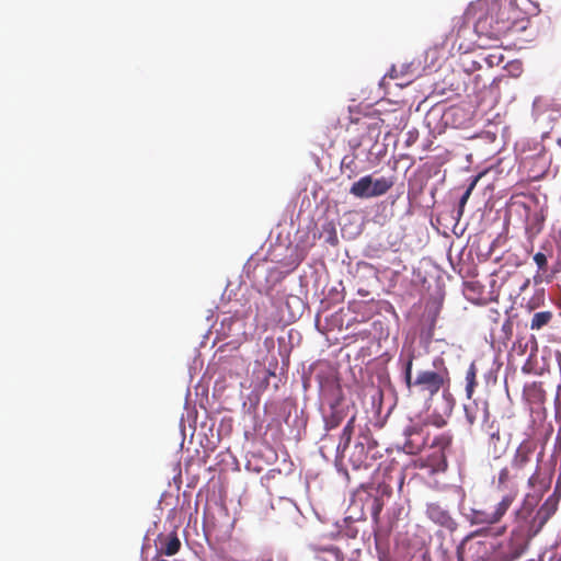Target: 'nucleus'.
I'll return each mask as SVG.
<instances>
[{"label":"nucleus","mask_w":561,"mask_h":561,"mask_svg":"<svg viewBox=\"0 0 561 561\" xmlns=\"http://www.w3.org/2000/svg\"><path fill=\"white\" fill-rule=\"evenodd\" d=\"M479 410V407L476 401H473L471 404L465 405V414L466 420L469 423V425H473L477 421V412Z\"/></svg>","instance_id":"nucleus-22"},{"label":"nucleus","mask_w":561,"mask_h":561,"mask_svg":"<svg viewBox=\"0 0 561 561\" xmlns=\"http://www.w3.org/2000/svg\"><path fill=\"white\" fill-rule=\"evenodd\" d=\"M426 513L430 519L445 527L446 529L454 530L456 528V522L454 520V518L447 511L442 508L439 505H428Z\"/></svg>","instance_id":"nucleus-9"},{"label":"nucleus","mask_w":561,"mask_h":561,"mask_svg":"<svg viewBox=\"0 0 561 561\" xmlns=\"http://www.w3.org/2000/svg\"><path fill=\"white\" fill-rule=\"evenodd\" d=\"M500 443H501L500 432L496 431V432L491 433L490 437H489V442H488V448H489V453L494 458H499L504 450L503 445L499 446Z\"/></svg>","instance_id":"nucleus-19"},{"label":"nucleus","mask_w":561,"mask_h":561,"mask_svg":"<svg viewBox=\"0 0 561 561\" xmlns=\"http://www.w3.org/2000/svg\"><path fill=\"white\" fill-rule=\"evenodd\" d=\"M479 180V176H474L471 181V183L469 184V186L467 187V190L465 191V193L462 194L460 201H459V208H458V217L460 218L463 214V208L473 191V188L476 187L477 185V182Z\"/></svg>","instance_id":"nucleus-20"},{"label":"nucleus","mask_w":561,"mask_h":561,"mask_svg":"<svg viewBox=\"0 0 561 561\" xmlns=\"http://www.w3.org/2000/svg\"><path fill=\"white\" fill-rule=\"evenodd\" d=\"M383 502L379 496H375L371 503V516L377 519L382 511Z\"/></svg>","instance_id":"nucleus-25"},{"label":"nucleus","mask_w":561,"mask_h":561,"mask_svg":"<svg viewBox=\"0 0 561 561\" xmlns=\"http://www.w3.org/2000/svg\"><path fill=\"white\" fill-rule=\"evenodd\" d=\"M515 500V494H506L503 499L496 504L492 512L482 511V510H473L471 513V524L473 525H493L499 523L502 517L506 514L507 510L512 505Z\"/></svg>","instance_id":"nucleus-4"},{"label":"nucleus","mask_w":561,"mask_h":561,"mask_svg":"<svg viewBox=\"0 0 561 561\" xmlns=\"http://www.w3.org/2000/svg\"><path fill=\"white\" fill-rule=\"evenodd\" d=\"M528 561H561V547L558 545L550 546L538 554L537 559Z\"/></svg>","instance_id":"nucleus-17"},{"label":"nucleus","mask_w":561,"mask_h":561,"mask_svg":"<svg viewBox=\"0 0 561 561\" xmlns=\"http://www.w3.org/2000/svg\"><path fill=\"white\" fill-rule=\"evenodd\" d=\"M377 493L379 494V497L382 496L389 497L392 494V488L389 484L380 483L377 488Z\"/></svg>","instance_id":"nucleus-27"},{"label":"nucleus","mask_w":561,"mask_h":561,"mask_svg":"<svg viewBox=\"0 0 561 561\" xmlns=\"http://www.w3.org/2000/svg\"><path fill=\"white\" fill-rule=\"evenodd\" d=\"M483 417H484V420L489 419V410H488V404L486 403H485L484 409H483Z\"/></svg>","instance_id":"nucleus-29"},{"label":"nucleus","mask_w":561,"mask_h":561,"mask_svg":"<svg viewBox=\"0 0 561 561\" xmlns=\"http://www.w3.org/2000/svg\"><path fill=\"white\" fill-rule=\"evenodd\" d=\"M350 193L357 198H371V175H365L354 182L350 188Z\"/></svg>","instance_id":"nucleus-11"},{"label":"nucleus","mask_w":561,"mask_h":561,"mask_svg":"<svg viewBox=\"0 0 561 561\" xmlns=\"http://www.w3.org/2000/svg\"><path fill=\"white\" fill-rule=\"evenodd\" d=\"M453 436L450 434H440L436 436L431 443L430 447L434 449L430 456L432 458V466L438 470H445L447 468V460L445 450L451 446Z\"/></svg>","instance_id":"nucleus-7"},{"label":"nucleus","mask_w":561,"mask_h":561,"mask_svg":"<svg viewBox=\"0 0 561 561\" xmlns=\"http://www.w3.org/2000/svg\"><path fill=\"white\" fill-rule=\"evenodd\" d=\"M512 479H516L514 477V473H512L511 470L507 467L502 468L500 473H499L497 489H501V490L506 489L507 485H508V482Z\"/></svg>","instance_id":"nucleus-21"},{"label":"nucleus","mask_w":561,"mask_h":561,"mask_svg":"<svg viewBox=\"0 0 561 561\" xmlns=\"http://www.w3.org/2000/svg\"><path fill=\"white\" fill-rule=\"evenodd\" d=\"M536 448L537 445L531 439H525L519 444L511 461V468L514 471L515 478H519L520 472L529 465Z\"/></svg>","instance_id":"nucleus-6"},{"label":"nucleus","mask_w":561,"mask_h":561,"mask_svg":"<svg viewBox=\"0 0 561 561\" xmlns=\"http://www.w3.org/2000/svg\"><path fill=\"white\" fill-rule=\"evenodd\" d=\"M471 16L476 18L474 32L480 47H493L524 19V12L515 0H478L470 3L463 16L454 19L450 35L460 37L468 27L466 18Z\"/></svg>","instance_id":"nucleus-1"},{"label":"nucleus","mask_w":561,"mask_h":561,"mask_svg":"<svg viewBox=\"0 0 561 561\" xmlns=\"http://www.w3.org/2000/svg\"><path fill=\"white\" fill-rule=\"evenodd\" d=\"M460 111V108H457V107H451L448 110V112L446 113V116H455L457 115V113Z\"/></svg>","instance_id":"nucleus-28"},{"label":"nucleus","mask_w":561,"mask_h":561,"mask_svg":"<svg viewBox=\"0 0 561 561\" xmlns=\"http://www.w3.org/2000/svg\"><path fill=\"white\" fill-rule=\"evenodd\" d=\"M558 502L552 497H548L545 503L539 507L536 515L533 518L534 534H537L548 519L556 513Z\"/></svg>","instance_id":"nucleus-8"},{"label":"nucleus","mask_w":561,"mask_h":561,"mask_svg":"<svg viewBox=\"0 0 561 561\" xmlns=\"http://www.w3.org/2000/svg\"><path fill=\"white\" fill-rule=\"evenodd\" d=\"M413 359L414 355L410 354L403 368L404 382L409 391L415 389L419 393L433 398L443 388L449 386V370L443 358L436 357L433 362V369H421L416 371L415 377L412 376Z\"/></svg>","instance_id":"nucleus-2"},{"label":"nucleus","mask_w":561,"mask_h":561,"mask_svg":"<svg viewBox=\"0 0 561 561\" xmlns=\"http://www.w3.org/2000/svg\"><path fill=\"white\" fill-rule=\"evenodd\" d=\"M466 396L468 399H471L474 392V389L478 385L477 382V367L474 363H471L467 373H466Z\"/></svg>","instance_id":"nucleus-16"},{"label":"nucleus","mask_w":561,"mask_h":561,"mask_svg":"<svg viewBox=\"0 0 561 561\" xmlns=\"http://www.w3.org/2000/svg\"><path fill=\"white\" fill-rule=\"evenodd\" d=\"M181 549V541L175 531L168 535L164 539L162 547L159 550L160 554L168 557L176 554Z\"/></svg>","instance_id":"nucleus-12"},{"label":"nucleus","mask_w":561,"mask_h":561,"mask_svg":"<svg viewBox=\"0 0 561 561\" xmlns=\"http://www.w3.org/2000/svg\"><path fill=\"white\" fill-rule=\"evenodd\" d=\"M355 420H356V415H353L347 421L346 425L344 426V428L342 431V434H341V437H340L339 445H337V450L344 451L350 446V443H351V439H352V435H353V432H354Z\"/></svg>","instance_id":"nucleus-15"},{"label":"nucleus","mask_w":561,"mask_h":561,"mask_svg":"<svg viewBox=\"0 0 561 561\" xmlns=\"http://www.w3.org/2000/svg\"><path fill=\"white\" fill-rule=\"evenodd\" d=\"M444 561H451L449 558L445 559Z\"/></svg>","instance_id":"nucleus-32"},{"label":"nucleus","mask_w":561,"mask_h":561,"mask_svg":"<svg viewBox=\"0 0 561 561\" xmlns=\"http://www.w3.org/2000/svg\"><path fill=\"white\" fill-rule=\"evenodd\" d=\"M346 417V411L341 407L339 402L330 405V411L323 416L324 428L331 431L341 425Z\"/></svg>","instance_id":"nucleus-10"},{"label":"nucleus","mask_w":561,"mask_h":561,"mask_svg":"<svg viewBox=\"0 0 561 561\" xmlns=\"http://www.w3.org/2000/svg\"><path fill=\"white\" fill-rule=\"evenodd\" d=\"M357 442L364 443V445L367 446V449H375L377 446V443L370 435L369 431H367L366 433H362L358 436Z\"/></svg>","instance_id":"nucleus-24"},{"label":"nucleus","mask_w":561,"mask_h":561,"mask_svg":"<svg viewBox=\"0 0 561 561\" xmlns=\"http://www.w3.org/2000/svg\"><path fill=\"white\" fill-rule=\"evenodd\" d=\"M534 534V528L526 525H519L513 529L504 552V561L518 559L526 550Z\"/></svg>","instance_id":"nucleus-3"},{"label":"nucleus","mask_w":561,"mask_h":561,"mask_svg":"<svg viewBox=\"0 0 561 561\" xmlns=\"http://www.w3.org/2000/svg\"><path fill=\"white\" fill-rule=\"evenodd\" d=\"M536 474H537V472H535V473H534L531 477H529V479H528V484H529V485H531V486L535 484V477H536Z\"/></svg>","instance_id":"nucleus-30"},{"label":"nucleus","mask_w":561,"mask_h":561,"mask_svg":"<svg viewBox=\"0 0 561 561\" xmlns=\"http://www.w3.org/2000/svg\"><path fill=\"white\" fill-rule=\"evenodd\" d=\"M394 185L393 178H379L374 180L371 178V191L373 197L381 196L386 194Z\"/></svg>","instance_id":"nucleus-13"},{"label":"nucleus","mask_w":561,"mask_h":561,"mask_svg":"<svg viewBox=\"0 0 561 561\" xmlns=\"http://www.w3.org/2000/svg\"><path fill=\"white\" fill-rule=\"evenodd\" d=\"M407 440L404 450L410 455L419 454L426 445L428 432L425 424H413L404 430Z\"/></svg>","instance_id":"nucleus-5"},{"label":"nucleus","mask_w":561,"mask_h":561,"mask_svg":"<svg viewBox=\"0 0 561 561\" xmlns=\"http://www.w3.org/2000/svg\"><path fill=\"white\" fill-rule=\"evenodd\" d=\"M257 561H272V560H271V559H267V560H265V559H262V560H257Z\"/></svg>","instance_id":"nucleus-31"},{"label":"nucleus","mask_w":561,"mask_h":561,"mask_svg":"<svg viewBox=\"0 0 561 561\" xmlns=\"http://www.w3.org/2000/svg\"><path fill=\"white\" fill-rule=\"evenodd\" d=\"M480 534L479 530L472 531L469 535H467L460 542V545L457 548V559L458 561H465L463 557V547L468 541H470L473 537L478 536Z\"/></svg>","instance_id":"nucleus-23"},{"label":"nucleus","mask_w":561,"mask_h":561,"mask_svg":"<svg viewBox=\"0 0 561 561\" xmlns=\"http://www.w3.org/2000/svg\"><path fill=\"white\" fill-rule=\"evenodd\" d=\"M534 261L537 264L539 270H546V267H547V256L543 253H541V252L536 253L534 255Z\"/></svg>","instance_id":"nucleus-26"},{"label":"nucleus","mask_w":561,"mask_h":561,"mask_svg":"<svg viewBox=\"0 0 561 561\" xmlns=\"http://www.w3.org/2000/svg\"><path fill=\"white\" fill-rule=\"evenodd\" d=\"M371 449H367V446L362 442H356L353 448V451L350 456V460L352 461L355 468H359L367 459V455Z\"/></svg>","instance_id":"nucleus-14"},{"label":"nucleus","mask_w":561,"mask_h":561,"mask_svg":"<svg viewBox=\"0 0 561 561\" xmlns=\"http://www.w3.org/2000/svg\"><path fill=\"white\" fill-rule=\"evenodd\" d=\"M552 312L551 311H540L536 312L530 322V329L531 330H540L543 327L548 325L549 322L552 320Z\"/></svg>","instance_id":"nucleus-18"}]
</instances>
